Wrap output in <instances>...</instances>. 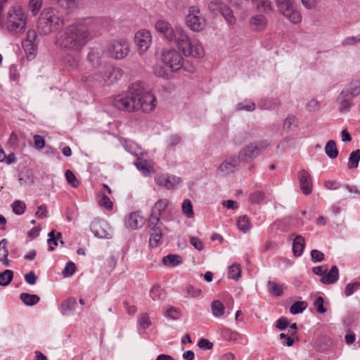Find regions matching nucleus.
I'll list each match as a JSON object with an SVG mask.
<instances>
[{
	"label": "nucleus",
	"instance_id": "obj_1",
	"mask_svg": "<svg viewBox=\"0 0 360 360\" xmlns=\"http://www.w3.org/2000/svg\"><path fill=\"white\" fill-rule=\"evenodd\" d=\"M115 108L126 112L141 111L149 113L157 105L155 96L146 90L141 83L132 84L126 94L116 96L112 101Z\"/></svg>",
	"mask_w": 360,
	"mask_h": 360
},
{
	"label": "nucleus",
	"instance_id": "obj_2",
	"mask_svg": "<svg viewBox=\"0 0 360 360\" xmlns=\"http://www.w3.org/2000/svg\"><path fill=\"white\" fill-rule=\"evenodd\" d=\"M90 39L89 29L83 21H77L64 29L56 43L61 49L79 52Z\"/></svg>",
	"mask_w": 360,
	"mask_h": 360
},
{
	"label": "nucleus",
	"instance_id": "obj_3",
	"mask_svg": "<svg viewBox=\"0 0 360 360\" xmlns=\"http://www.w3.org/2000/svg\"><path fill=\"white\" fill-rule=\"evenodd\" d=\"M63 13L56 8L43 9L38 20L37 29L40 34L47 35L64 26Z\"/></svg>",
	"mask_w": 360,
	"mask_h": 360
},
{
	"label": "nucleus",
	"instance_id": "obj_4",
	"mask_svg": "<svg viewBox=\"0 0 360 360\" xmlns=\"http://www.w3.org/2000/svg\"><path fill=\"white\" fill-rule=\"evenodd\" d=\"M26 25V16L20 6L10 8L6 20V26L9 32L13 34L24 32Z\"/></svg>",
	"mask_w": 360,
	"mask_h": 360
},
{
	"label": "nucleus",
	"instance_id": "obj_5",
	"mask_svg": "<svg viewBox=\"0 0 360 360\" xmlns=\"http://www.w3.org/2000/svg\"><path fill=\"white\" fill-rule=\"evenodd\" d=\"M278 11L290 22L297 24L302 20V15L295 0H274Z\"/></svg>",
	"mask_w": 360,
	"mask_h": 360
},
{
	"label": "nucleus",
	"instance_id": "obj_6",
	"mask_svg": "<svg viewBox=\"0 0 360 360\" xmlns=\"http://www.w3.org/2000/svg\"><path fill=\"white\" fill-rule=\"evenodd\" d=\"M186 26L193 32L202 31L206 25V20L198 6H191L185 17Z\"/></svg>",
	"mask_w": 360,
	"mask_h": 360
},
{
	"label": "nucleus",
	"instance_id": "obj_7",
	"mask_svg": "<svg viewBox=\"0 0 360 360\" xmlns=\"http://www.w3.org/2000/svg\"><path fill=\"white\" fill-rule=\"evenodd\" d=\"M161 59L172 72H176L181 68L186 70L183 56L174 49L163 50L161 53Z\"/></svg>",
	"mask_w": 360,
	"mask_h": 360
},
{
	"label": "nucleus",
	"instance_id": "obj_8",
	"mask_svg": "<svg viewBox=\"0 0 360 360\" xmlns=\"http://www.w3.org/2000/svg\"><path fill=\"white\" fill-rule=\"evenodd\" d=\"M129 44L127 40L118 39L110 41L107 46L106 51L110 57L120 60L129 54Z\"/></svg>",
	"mask_w": 360,
	"mask_h": 360
},
{
	"label": "nucleus",
	"instance_id": "obj_9",
	"mask_svg": "<svg viewBox=\"0 0 360 360\" xmlns=\"http://www.w3.org/2000/svg\"><path fill=\"white\" fill-rule=\"evenodd\" d=\"M122 76V70L111 65L105 66L99 75H96V81L110 85L120 79Z\"/></svg>",
	"mask_w": 360,
	"mask_h": 360
},
{
	"label": "nucleus",
	"instance_id": "obj_10",
	"mask_svg": "<svg viewBox=\"0 0 360 360\" xmlns=\"http://www.w3.org/2000/svg\"><path fill=\"white\" fill-rule=\"evenodd\" d=\"M186 46L181 48L180 51L186 57L202 58L204 55V49L197 39H190Z\"/></svg>",
	"mask_w": 360,
	"mask_h": 360
},
{
	"label": "nucleus",
	"instance_id": "obj_11",
	"mask_svg": "<svg viewBox=\"0 0 360 360\" xmlns=\"http://www.w3.org/2000/svg\"><path fill=\"white\" fill-rule=\"evenodd\" d=\"M134 41L140 53L146 52L150 47L152 41L150 32L144 29L139 30L135 34Z\"/></svg>",
	"mask_w": 360,
	"mask_h": 360
},
{
	"label": "nucleus",
	"instance_id": "obj_12",
	"mask_svg": "<svg viewBox=\"0 0 360 360\" xmlns=\"http://www.w3.org/2000/svg\"><path fill=\"white\" fill-rule=\"evenodd\" d=\"M91 231L94 235L99 238H110V227L108 224L103 219H96L91 224Z\"/></svg>",
	"mask_w": 360,
	"mask_h": 360
},
{
	"label": "nucleus",
	"instance_id": "obj_13",
	"mask_svg": "<svg viewBox=\"0 0 360 360\" xmlns=\"http://www.w3.org/2000/svg\"><path fill=\"white\" fill-rule=\"evenodd\" d=\"M240 160L236 155L231 156L225 159L217 169V172L221 175L227 176L235 172L239 167Z\"/></svg>",
	"mask_w": 360,
	"mask_h": 360
},
{
	"label": "nucleus",
	"instance_id": "obj_14",
	"mask_svg": "<svg viewBox=\"0 0 360 360\" xmlns=\"http://www.w3.org/2000/svg\"><path fill=\"white\" fill-rule=\"evenodd\" d=\"M155 183L170 190L176 188L181 184V181L179 177L165 174L158 176L155 179Z\"/></svg>",
	"mask_w": 360,
	"mask_h": 360
},
{
	"label": "nucleus",
	"instance_id": "obj_15",
	"mask_svg": "<svg viewBox=\"0 0 360 360\" xmlns=\"http://www.w3.org/2000/svg\"><path fill=\"white\" fill-rule=\"evenodd\" d=\"M155 28L156 31L162 34L166 40L172 41L174 39V28L169 22L165 20H158L155 23Z\"/></svg>",
	"mask_w": 360,
	"mask_h": 360
},
{
	"label": "nucleus",
	"instance_id": "obj_16",
	"mask_svg": "<svg viewBox=\"0 0 360 360\" xmlns=\"http://www.w3.org/2000/svg\"><path fill=\"white\" fill-rule=\"evenodd\" d=\"M299 181L300 189L305 195H308L312 191V179L310 174L305 169H302L299 173Z\"/></svg>",
	"mask_w": 360,
	"mask_h": 360
},
{
	"label": "nucleus",
	"instance_id": "obj_17",
	"mask_svg": "<svg viewBox=\"0 0 360 360\" xmlns=\"http://www.w3.org/2000/svg\"><path fill=\"white\" fill-rule=\"evenodd\" d=\"M258 153L252 143L243 148L237 156L240 162H248L258 156Z\"/></svg>",
	"mask_w": 360,
	"mask_h": 360
},
{
	"label": "nucleus",
	"instance_id": "obj_18",
	"mask_svg": "<svg viewBox=\"0 0 360 360\" xmlns=\"http://www.w3.org/2000/svg\"><path fill=\"white\" fill-rule=\"evenodd\" d=\"M143 224L144 219L139 212H132L125 218L126 227L132 230L141 227Z\"/></svg>",
	"mask_w": 360,
	"mask_h": 360
},
{
	"label": "nucleus",
	"instance_id": "obj_19",
	"mask_svg": "<svg viewBox=\"0 0 360 360\" xmlns=\"http://www.w3.org/2000/svg\"><path fill=\"white\" fill-rule=\"evenodd\" d=\"M174 35V39L171 42L175 43L179 50L184 46H186L187 42L191 39L186 30L180 26L175 27Z\"/></svg>",
	"mask_w": 360,
	"mask_h": 360
},
{
	"label": "nucleus",
	"instance_id": "obj_20",
	"mask_svg": "<svg viewBox=\"0 0 360 360\" xmlns=\"http://www.w3.org/2000/svg\"><path fill=\"white\" fill-rule=\"evenodd\" d=\"M360 94V79L352 82L349 86L341 91L340 98H354Z\"/></svg>",
	"mask_w": 360,
	"mask_h": 360
},
{
	"label": "nucleus",
	"instance_id": "obj_21",
	"mask_svg": "<svg viewBox=\"0 0 360 360\" xmlns=\"http://www.w3.org/2000/svg\"><path fill=\"white\" fill-rule=\"evenodd\" d=\"M305 247V240L303 236L297 235L293 239L292 252L295 257L300 256Z\"/></svg>",
	"mask_w": 360,
	"mask_h": 360
},
{
	"label": "nucleus",
	"instance_id": "obj_22",
	"mask_svg": "<svg viewBox=\"0 0 360 360\" xmlns=\"http://www.w3.org/2000/svg\"><path fill=\"white\" fill-rule=\"evenodd\" d=\"M338 268L334 265L326 275L322 276L321 281L325 284H333L338 280Z\"/></svg>",
	"mask_w": 360,
	"mask_h": 360
},
{
	"label": "nucleus",
	"instance_id": "obj_23",
	"mask_svg": "<svg viewBox=\"0 0 360 360\" xmlns=\"http://www.w3.org/2000/svg\"><path fill=\"white\" fill-rule=\"evenodd\" d=\"M250 25L253 30L262 31L266 25V19L263 15H256L251 18Z\"/></svg>",
	"mask_w": 360,
	"mask_h": 360
},
{
	"label": "nucleus",
	"instance_id": "obj_24",
	"mask_svg": "<svg viewBox=\"0 0 360 360\" xmlns=\"http://www.w3.org/2000/svg\"><path fill=\"white\" fill-rule=\"evenodd\" d=\"M135 165L144 176H148L153 172V166L150 162L146 160L137 158Z\"/></svg>",
	"mask_w": 360,
	"mask_h": 360
},
{
	"label": "nucleus",
	"instance_id": "obj_25",
	"mask_svg": "<svg viewBox=\"0 0 360 360\" xmlns=\"http://www.w3.org/2000/svg\"><path fill=\"white\" fill-rule=\"evenodd\" d=\"M149 245L156 248L162 243V233L161 229H155L150 231Z\"/></svg>",
	"mask_w": 360,
	"mask_h": 360
},
{
	"label": "nucleus",
	"instance_id": "obj_26",
	"mask_svg": "<svg viewBox=\"0 0 360 360\" xmlns=\"http://www.w3.org/2000/svg\"><path fill=\"white\" fill-rule=\"evenodd\" d=\"M122 146L126 151L136 157L141 153V148L139 146L131 140H124Z\"/></svg>",
	"mask_w": 360,
	"mask_h": 360
},
{
	"label": "nucleus",
	"instance_id": "obj_27",
	"mask_svg": "<svg viewBox=\"0 0 360 360\" xmlns=\"http://www.w3.org/2000/svg\"><path fill=\"white\" fill-rule=\"evenodd\" d=\"M87 58L93 66L100 65L101 61V51L98 48L91 49L88 53Z\"/></svg>",
	"mask_w": 360,
	"mask_h": 360
},
{
	"label": "nucleus",
	"instance_id": "obj_28",
	"mask_svg": "<svg viewBox=\"0 0 360 360\" xmlns=\"http://www.w3.org/2000/svg\"><path fill=\"white\" fill-rule=\"evenodd\" d=\"M77 301L75 298H68L61 304L62 313L64 315H69L70 312L75 311L77 307Z\"/></svg>",
	"mask_w": 360,
	"mask_h": 360
},
{
	"label": "nucleus",
	"instance_id": "obj_29",
	"mask_svg": "<svg viewBox=\"0 0 360 360\" xmlns=\"http://www.w3.org/2000/svg\"><path fill=\"white\" fill-rule=\"evenodd\" d=\"M20 298L22 302L27 306H33L37 304L40 300V297L38 295L30 294L27 292L21 293Z\"/></svg>",
	"mask_w": 360,
	"mask_h": 360
},
{
	"label": "nucleus",
	"instance_id": "obj_30",
	"mask_svg": "<svg viewBox=\"0 0 360 360\" xmlns=\"http://www.w3.org/2000/svg\"><path fill=\"white\" fill-rule=\"evenodd\" d=\"M7 240L2 239L0 241V262L3 263L4 265L8 266L9 264V260L8 259V250L7 248Z\"/></svg>",
	"mask_w": 360,
	"mask_h": 360
},
{
	"label": "nucleus",
	"instance_id": "obj_31",
	"mask_svg": "<svg viewBox=\"0 0 360 360\" xmlns=\"http://www.w3.org/2000/svg\"><path fill=\"white\" fill-rule=\"evenodd\" d=\"M182 262L181 258L178 255L169 254L162 258V263L169 266H176Z\"/></svg>",
	"mask_w": 360,
	"mask_h": 360
},
{
	"label": "nucleus",
	"instance_id": "obj_32",
	"mask_svg": "<svg viewBox=\"0 0 360 360\" xmlns=\"http://www.w3.org/2000/svg\"><path fill=\"white\" fill-rule=\"evenodd\" d=\"M325 152L330 159H334L338 155V150L336 143L333 140H329L326 145Z\"/></svg>",
	"mask_w": 360,
	"mask_h": 360
},
{
	"label": "nucleus",
	"instance_id": "obj_33",
	"mask_svg": "<svg viewBox=\"0 0 360 360\" xmlns=\"http://www.w3.org/2000/svg\"><path fill=\"white\" fill-rule=\"evenodd\" d=\"M212 312L214 316L221 317L225 312V307L223 303L219 300H214L211 304Z\"/></svg>",
	"mask_w": 360,
	"mask_h": 360
},
{
	"label": "nucleus",
	"instance_id": "obj_34",
	"mask_svg": "<svg viewBox=\"0 0 360 360\" xmlns=\"http://www.w3.org/2000/svg\"><path fill=\"white\" fill-rule=\"evenodd\" d=\"M150 296L154 301L163 300L166 297V294L160 285H155L151 288Z\"/></svg>",
	"mask_w": 360,
	"mask_h": 360
},
{
	"label": "nucleus",
	"instance_id": "obj_35",
	"mask_svg": "<svg viewBox=\"0 0 360 360\" xmlns=\"http://www.w3.org/2000/svg\"><path fill=\"white\" fill-rule=\"evenodd\" d=\"M182 213L188 219L194 217L193 205L190 200L185 199L181 204Z\"/></svg>",
	"mask_w": 360,
	"mask_h": 360
},
{
	"label": "nucleus",
	"instance_id": "obj_36",
	"mask_svg": "<svg viewBox=\"0 0 360 360\" xmlns=\"http://www.w3.org/2000/svg\"><path fill=\"white\" fill-rule=\"evenodd\" d=\"M360 160V150H356L351 153L348 160V168L353 169L358 167Z\"/></svg>",
	"mask_w": 360,
	"mask_h": 360
},
{
	"label": "nucleus",
	"instance_id": "obj_37",
	"mask_svg": "<svg viewBox=\"0 0 360 360\" xmlns=\"http://www.w3.org/2000/svg\"><path fill=\"white\" fill-rule=\"evenodd\" d=\"M241 268L238 264H233L229 267L228 277L231 279L237 281L240 277Z\"/></svg>",
	"mask_w": 360,
	"mask_h": 360
},
{
	"label": "nucleus",
	"instance_id": "obj_38",
	"mask_svg": "<svg viewBox=\"0 0 360 360\" xmlns=\"http://www.w3.org/2000/svg\"><path fill=\"white\" fill-rule=\"evenodd\" d=\"M168 205L169 200L167 199H160L155 204L152 212L156 213L158 215H161L167 208Z\"/></svg>",
	"mask_w": 360,
	"mask_h": 360
},
{
	"label": "nucleus",
	"instance_id": "obj_39",
	"mask_svg": "<svg viewBox=\"0 0 360 360\" xmlns=\"http://www.w3.org/2000/svg\"><path fill=\"white\" fill-rule=\"evenodd\" d=\"M13 277V272L11 270L6 269L0 273V285L6 286L12 281Z\"/></svg>",
	"mask_w": 360,
	"mask_h": 360
},
{
	"label": "nucleus",
	"instance_id": "obj_40",
	"mask_svg": "<svg viewBox=\"0 0 360 360\" xmlns=\"http://www.w3.org/2000/svg\"><path fill=\"white\" fill-rule=\"evenodd\" d=\"M237 224L238 229L243 233L248 232L251 228V224L245 215L239 217Z\"/></svg>",
	"mask_w": 360,
	"mask_h": 360
},
{
	"label": "nucleus",
	"instance_id": "obj_41",
	"mask_svg": "<svg viewBox=\"0 0 360 360\" xmlns=\"http://www.w3.org/2000/svg\"><path fill=\"white\" fill-rule=\"evenodd\" d=\"M307 307V304L303 301H297L292 304L290 308V312L292 314L302 313Z\"/></svg>",
	"mask_w": 360,
	"mask_h": 360
},
{
	"label": "nucleus",
	"instance_id": "obj_42",
	"mask_svg": "<svg viewBox=\"0 0 360 360\" xmlns=\"http://www.w3.org/2000/svg\"><path fill=\"white\" fill-rule=\"evenodd\" d=\"M226 4L219 0H212L208 4V8L214 13H221Z\"/></svg>",
	"mask_w": 360,
	"mask_h": 360
},
{
	"label": "nucleus",
	"instance_id": "obj_43",
	"mask_svg": "<svg viewBox=\"0 0 360 360\" xmlns=\"http://www.w3.org/2000/svg\"><path fill=\"white\" fill-rule=\"evenodd\" d=\"M160 216V215H158L156 213L151 212L150 218L148 221V226L150 229V231L154 230L155 229H161L159 226Z\"/></svg>",
	"mask_w": 360,
	"mask_h": 360
},
{
	"label": "nucleus",
	"instance_id": "obj_44",
	"mask_svg": "<svg viewBox=\"0 0 360 360\" xmlns=\"http://www.w3.org/2000/svg\"><path fill=\"white\" fill-rule=\"evenodd\" d=\"M257 8L259 11L269 13L272 10L271 3L269 0H258Z\"/></svg>",
	"mask_w": 360,
	"mask_h": 360
},
{
	"label": "nucleus",
	"instance_id": "obj_45",
	"mask_svg": "<svg viewBox=\"0 0 360 360\" xmlns=\"http://www.w3.org/2000/svg\"><path fill=\"white\" fill-rule=\"evenodd\" d=\"M265 198V193L262 191H255L250 193V200L252 203L259 204L262 202Z\"/></svg>",
	"mask_w": 360,
	"mask_h": 360
},
{
	"label": "nucleus",
	"instance_id": "obj_46",
	"mask_svg": "<svg viewBox=\"0 0 360 360\" xmlns=\"http://www.w3.org/2000/svg\"><path fill=\"white\" fill-rule=\"evenodd\" d=\"M236 110H245L248 112H252L255 110V104L250 101H243L237 104L236 107Z\"/></svg>",
	"mask_w": 360,
	"mask_h": 360
},
{
	"label": "nucleus",
	"instance_id": "obj_47",
	"mask_svg": "<svg viewBox=\"0 0 360 360\" xmlns=\"http://www.w3.org/2000/svg\"><path fill=\"white\" fill-rule=\"evenodd\" d=\"M12 209L15 214L20 215L25 212L26 205L24 202L17 200L12 204Z\"/></svg>",
	"mask_w": 360,
	"mask_h": 360
},
{
	"label": "nucleus",
	"instance_id": "obj_48",
	"mask_svg": "<svg viewBox=\"0 0 360 360\" xmlns=\"http://www.w3.org/2000/svg\"><path fill=\"white\" fill-rule=\"evenodd\" d=\"M41 0H30L29 3V9L32 13L35 15L41 9Z\"/></svg>",
	"mask_w": 360,
	"mask_h": 360
},
{
	"label": "nucleus",
	"instance_id": "obj_49",
	"mask_svg": "<svg viewBox=\"0 0 360 360\" xmlns=\"http://www.w3.org/2000/svg\"><path fill=\"white\" fill-rule=\"evenodd\" d=\"M65 176L69 184H70L74 188L77 187V186L79 185V181L71 170H66Z\"/></svg>",
	"mask_w": 360,
	"mask_h": 360
},
{
	"label": "nucleus",
	"instance_id": "obj_50",
	"mask_svg": "<svg viewBox=\"0 0 360 360\" xmlns=\"http://www.w3.org/2000/svg\"><path fill=\"white\" fill-rule=\"evenodd\" d=\"M268 286L269 288V291L271 294L281 296L282 294V288L281 285L276 284L275 282L269 281L268 282Z\"/></svg>",
	"mask_w": 360,
	"mask_h": 360
},
{
	"label": "nucleus",
	"instance_id": "obj_51",
	"mask_svg": "<svg viewBox=\"0 0 360 360\" xmlns=\"http://www.w3.org/2000/svg\"><path fill=\"white\" fill-rule=\"evenodd\" d=\"M201 294V290L195 288L192 285H187L186 287V297H196Z\"/></svg>",
	"mask_w": 360,
	"mask_h": 360
},
{
	"label": "nucleus",
	"instance_id": "obj_52",
	"mask_svg": "<svg viewBox=\"0 0 360 360\" xmlns=\"http://www.w3.org/2000/svg\"><path fill=\"white\" fill-rule=\"evenodd\" d=\"M297 121L295 116L288 115L285 120L283 127L284 128H287L288 129H292L293 128L297 127Z\"/></svg>",
	"mask_w": 360,
	"mask_h": 360
},
{
	"label": "nucleus",
	"instance_id": "obj_53",
	"mask_svg": "<svg viewBox=\"0 0 360 360\" xmlns=\"http://www.w3.org/2000/svg\"><path fill=\"white\" fill-rule=\"evenodd\" d=\"M76 271V265L72 262H69L66 264L63 271V275L65 277H69L72 276Z\"/></svg>",
	"mask_w": 360,
	"mask_h": 360
},
{
	"label": "nucleus",
	"instance_id": "obj_54",
	"mask_svg": "<svg viewBox=\"0 0 360 360\" xmlns=\"http://www.w3.org/2000/svg\"><path fill=\"white\" fill-rule=\"evenodd\" d=\"M360 288V283L359 282H354V283H349L347 285L345 293L347 297H349L352 295L354 291L358 290Z\"/></svg>",
	"mask_w": 360,
	"mask_h": 360
},
{
	"label": "nucleus",
	"instance_id": "obj_55",
	"mask_svg": "<svg viewBox=\"0 0 360 360\" xmlns=\"http://www.w3.org/2000/svg\"><path fill=\"white\" fill-rule=\"evenodd\" d=\"M252 143L255 145V148L258 155L265 150L271 145V143L267 140L254 142Z\"/></svg>",
	"mask_w": 360,
	"mask_h": 360
},
{
	"label": "nucleus",
	"instance_id": "obj_56",
	"mask_svg": "<svg viewBox=\"0 0 360 360\" xmlns=\"http://www.w3.org/2000/svg\"><path fill=\"white\" fill-rule=\"evenodd\" d=\"M65 63L71 70H75L78 67L79 60H78V58H77L75 57L68 56L65 59Z\"/></svg>",
	"mask_w": 360,
	"mask_h": 360
},
{
	"label": "nucleus",
	"instance_id": "obj_57",
	"mask_svg": "<svg viewBox=\"0 0 360 360\" xmlns=\"http://www.w3.org/2000/svg\"><path fill=\"white\" fill-rule=\"evenodd\" d=\"M165 316L173 320H177L180 317V312L177 309L174 307H170L167 309L165 313Z\"/></svg>",
	"mask_w": 360,
	"mask_h": 360
},
{
	"label": "nucleus",
	"instance_id": "obj_58",
	"mask_svg": "<svg viewBox=\"0 0 360 360\" xmlns=\"http://www.w3.org/2000/svg\"><path fill=\"white\" fill-rule=\"evenodd\" d=\"M320 108L319 102L315 99L312 98L306 105V109L309 112H315L319 110Z\"/></svg>",
	"mask_w": 360,
	"mask_h": 360
},
{
	"label": "nucleus",
	"instance_id": "obj_59",
	"mask_svg": "<svg viewBox=\"0 0 360 360\" xmlns=\"http://www.w3.org/2000/svg\"><path fill=\"white\" fill-rule=\"evenodd\" d=\"M48 236L49 239L47 240V243L49 245V250H53L55 249V246L58 245L57 238L56 237L54 230H52L51 232H49Z\"/></svg>",
	"mask_w": 360,
	"mask_h": 360
},
{
	"label": "nucleus",
	"instance_id": "obj_60",
	"mask_svg": "<svg viewBox=\"0 0 360 360\" xmlns=\"http://www.w3.org/2000/svg\"><path fill=\"white\" fill-rule=\"evenodd\" d=\"M221 14L224 17L226 21L229 23H233L234 22V17L231 11L225 5L224 8H223Z\"/></svg>",
	"mask_w": 360,
	"mask_h": 360
},
{
	"label": "nucleus",
	"instance_id": "obj_61",
	"mask_svg": "<svg viewBox=\"0 0 360 360\" xmlns=\"http://www.w3.org/2000/svg\"><path fill=\"white\" fill-rule=\"evenodd\" d=\"M324 300L322 297H319L314 302V307L316 311L320 314H323L326 311V309L323 306Z\"/></svg>",
	"mask_w": 360,
	"mask_h": 360
},
{
	"label": "nucleus",
	"instance_id": "obj_62",
	"mask_svg": "<svg viewBox=\"0 0 360 360\" xmlns=\"http://www.w3.org/2000/svg\"><path fill=\"white\" fill-rule=\"evenodd\" d=\"M311 257L313 262H320L323 260L324 254L318 250H313L311 252Z\"/></svg>",
	"mask_w": 360,
	"mask_h": 360
},
{
	"label": "nucleus",
	"instance_id": "obj_63",
	"mask_svg": "<svg viewBox=\"0 0 360 360\" xmlns=\"http://www.w3.org/2000/svg\"><path fill=\"white\" fill-rule=\"evenodd\" d=\"M37 38V34L35 30H30L27 33V40L30 42L32 46V49H34V46H35V41Z\"/></svg>",
	"mask_w": 360,
	"mask_h": 360
},
{
	"label": "nucleus",
	"instance_id": "obj_64",
	"mask_svg": "<svg viewBox=\"0 0 360 360\" xmlns=\"http://www.w3.org/2000/svg\"><path fill=\"white\" fill-rule=\"evenodd\" d=\"M57 3L67 9H72L76 6L75 0H56Z\"/></svg>",
	"mask_w": 360,
	"mask_h": 360
}]
</instances>
